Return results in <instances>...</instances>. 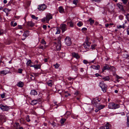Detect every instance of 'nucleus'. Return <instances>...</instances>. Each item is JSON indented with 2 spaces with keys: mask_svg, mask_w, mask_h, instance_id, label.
I'll use <instances>...</instances> for the list:
<instances>
[{
  "mask_svg": "<svg viewBox=\"0 0 129 129\" xmlns=\"http://www.w3.org/2000/svg\"><path fill=\"white\" fill-rule=\"evenodd\" d=\"M58 11L60 13H64V9L62 7H60L58 9Z\"/></svg>",
  "mask_w": 129,
  "mask_h": 129,
  "instance_id": "obj_16",
  "label": "nucleus"
},
{
  "mask_svg": "<svg viewBox=\"0 0 129 129\" xmlns=\"http://www.w3.org/2000/svg\"><path fill=\"white\" fill-rule=\"evenodd\" d=\"M53 65L57 69L58 68L59 65L58 64L56 63V64H54Z\"/></svg>",
  "mask_w": 129,
  "mask_h": 129,
  "instance_id": "obj_42",
  "label": "nucleus"
},
{
  "mask_svg": "<svg viewBox=\"0 0 129 129\" xmlns=\"http://www.w3.org/2000/svg\"><path fill=\"white\" fill-rule=\"evenodd\" d=\"M35 66H34V67L36 69H40L41 68V65L39 64L38 65H35Z\"/></svg>",
  "mask_w": 129,
  "mask_h": 129,
  "instance_id": "obj_26",
  "label": "nucleus"
},
{
  "mask_svg": "<svg viewBox=\"0 0 129 129\" xmlns=\"http://www.w3.org/2000/svg\"><path fill=\"white\" fill-rule=\"evenodd\" d=\"M127 126L129 127V121H127Z\"/></svg>",
  "mask_w": 129,
  "mask_h": 129,
  "instance_id": "obj_64",
  "label": "nucleus"
},
{
  "mask_svg": "<svg viewBox=\"0 0 129 129\" xmlns=\"http://www.w3.org/2000/svg\"><path fill=\"white\" fill-rule=\"evenodd\" d=\"M23 70L21 69L20 68L18 69V73H22V71Z\"/></svg>",
  "mask_w": 129,
  "mask_h": 129,
  "instance_id": "obj_48",
  "label": "nucleus"
},
{
  "mask_svg": "<svg viewBox=\"0 0 129 129\" xmlns=\"http://www.w3.org/2000/svg\"><path fill=\"white\" fill-rule=\"evenodd\" d=\"M30 94L31 95H37V93L35 90H31Z\"/></svg>",
  "mask_w": 129,
  "mask_h": 129,
  "instance_id": "obj_20",
  "label": "nucleus"
},
{
  "mask_svg": "<svg viewBox=\"0 0 129 129\" xmlns=\"http://www.w3.org/2000/svg\"><path fill=\"white\" fill-rule=\"evenodd\" d=\"M116 77L117 79V80H116V81H117V82H119V81L118 79L120 78H120V77L117 75H116Z\"/></svg>",
  "mask_w": 129,
  "mask_h": 129,
  "instance_id": "obj_44",
  "label": "nucleus"
},
{
  "mask_svg": "<svg viewBox=\"0 0 129 129\" xmlns=\"http://www.w3.org/2000/svg\"><path fill=\"white\" fill-rule=\"evenodd\" d=\"M77 25L79 27H80L83 25L82 23L81 22H79L77 24Z\"/></svg>",
  "mask_w": 129,
  "mask_h": 129,
  "instance_id": "obj_35",
  "label": "nucleus"
},
{
  "mask_svg": "<svg viewBox=\"0 0 129 129\" xmlns=\"http://www.w3.org/2000/svg\"><path fill=\"white\" fill-rule=\"evenodd\" d=\"M72 69L74 71H76L77 70V68L75 66H72Z\"/></svg>",
  "mask_w": 129,
  "mask_h": 129,
  "instance_id": "obj_30",
  "label": "nucleus"
},
{
  "mask_svg": "<svg viewBox=\"0 0 129 129\" xmlns=\"http://www.w3.org/2000/svg\"><path fill=\"white\" fill-rule=\"evenodd\" d=\"M71 114V113L69 111H67L66 112V114L68 116H69Z\"/></svg>",
  "mask_w": 129,
  "mask_h": 129,
  "instance_id": "obj_45",
  "label": "nucleus"
},
{
  "mask_svg": "<svg viewBox=\"0 0 129 129\" xmlns=\"http://www.w3.org/2000/svg\"><path fill=\"white\" fill-rule=\"evenodd\" d=\"M68 79L69 80H73L74 79L73 78H71V77H69L68 78Z\"/></svg>",
  "mask_w": 129,
  "mask_h": 129,
  "instance_id": "obj_58",
  "label": "nucleus"
},
{
  "mask_svg": "<svg viewBox=\"0 0 129 129\" xmlns=\"http://www.w3.org/2000/svg\"><path fill=\"white\" fill-rule=\"evenodd\" d=\"M88 40L89 39L88 37H87L85 41L83 44L84 47L86 49L89 48L91 44L90 43L88 42Z\"/></svg>",
  "mask_w": 129,
  "mask_h": 129,
  "instance_id": "obj_4",
  "label": "nucleus"
},
{
  "mask_svg": "<svg viewBox=\"0 0 129 129\" xmlns=\"http://www.w3.org/2000/svg\"><path fill=\"white\" fill-rule=\"evenodd\" d=\"M56 29L57 30V31L56 33V34H59L60 32V29L58 27L56 28Z\"/></svg>",
  "mask_w": 129,
  "mask_h": 129,
  "instance_id": "obj_36",
  "label": "nucleus"
},
{
  "mask_svg": "<svg viewBox=\"0 0 129 129\" xmlns=\"http://www.w3.org/2000/svg\"><path fill=\"white\" fill-rule=\"evenodd\" d=\"M9 72V70H4L1 71L0 72V73L1 74L6 75Z\"/></svg>",
  "mask_w": 129,
  "mask_h": 129,
  "instance_id": "obj_14",
  "label": "nucleus"
},
{
  "mask_svg": "<svg viewBox=\"0 0 129 129\" xmlns=\"http://www.w3.org/2000/svg\"><path fill=\"white\" fill-rule=\"evenodd\" d=\"M126 17L127 18L128 21H129V14H127L126 15Z\"/></svg>",
  "mask_w": 129,
  "mask_h": 129,
  "instance_id": "obj_54",
  "label": "nucleus"
},
{
  "mask_svg": "<svg viewBox=\"0 0 129 129\" xmlns=\"http://www.w3.org/2000/svg\"><path fill=\"white\" fill-rule=\"evenodd\" d=\"M31 63L32 62L31 60H29L26 63L27 65V66H29Z\"/></svg>",
  "mask_w": 129,
  "mask_h": 129,
  "instance_id": "obj_34",
  "label": "nucleus"
},
{
  "mask_svg": "<svg viewBox=\"0 0 129 129\" xmlns=\"http://www.w3.org/2000/svg\"><path fill=\"white\" fill-rule=\"evenodd\" d=\"M96 46V45L95 44H94L93 45H92L91 46V48L92 49H94V47Z\"/></svg>",
  "mask_w": 129,
  "mask_h": 129,
  "instance_id": "obj_47",
  "label": "nucleus"
},
{
  "mask_svg": "<svg viewBox=\"0 0 129 129\" xmlns=\"http://www.w3.org/2000/svg\"><path fill=\"white\" fill-rule=\"evenodd\" d=\"M26 119L27 122H29L30 121L29 118V116L28 115L27 116Z\"/></svg>",
  "mask_w": 129,
  "mask_h": 129,
  "instance_id": "obj_43",
  "label": "nucleus"
},
{
  "mask_svg": "<svg viewBox=\"0 0 129 129\" xmlns=\"http://www.w3.org/2000/svg\"><path fill=\"white\" fill-rule=\"evenodd\" d=\"M43 28L45 29H46L47 28V26L46 25H44L42 26Z\"/></svg>",
  "mask_w": 129,
  "mask_h": 129,
  "instance_id": "obj_51",
  "label": "nucleus"
},
{
  "mask_svg": "<svg viewBox=\"0 0 129 129\" xmlns=\"http://www.w3.org/2000/svg\"><path fill=\"white\" fill-rule=\"evenodd\" d=\"M91 67L94 69L96 70H99L100 68V66L99 65H97L96 66L94 65H92Z\"/></svg>",
  "mask_w": 129,
  "mask_h": 129,
  "instance_id": "obj_19",
  "label": "nucleus"
},
{
  "mask_svg": "<svg viewBox=\"0 0 129 129\" xmlns=\"http://www.w3.org/2000/svg\"><path fill=\"white\" fill-rule=\"evenodd\" d=\"M122 1L124 4H126L127 3V0H122Z\"/></svg>",
  "mask_w": 129,
  "mask_h": 129,
  "instance_id": "obj_49",
  "label": "nucleus"
},
{
  "mask_svg": "<svg viewBox=\"0 0 129 129\" xmlns=\"http://www.w3.org/2000/svg\"><path fill=\"white\" fill-rule=\"evenodd\" d=\"M79 93L77 91L76 92L74 93V95H76V96Z\"/></svg>",
  "mask_w": 129,
  "mask_h": 129,
  "instance_id": "obj_57",
  "label": "nucleus"
},
{
  "mask_svg": "<svg viewBox=\"0 0 129 129\" xmlns=\"http://www.w3.org/2000/svg\"><path fill=\"white\" fill-rule=\"evenodd\" d=\"M47 83L48 86H51L52 85L53 83L52 82L51 80H50L48 81Z\"/></svg>",
  "mask_w": 129,
  "mask_h": 129,
  "instance_id": "obj_27",
  "label": "nucleus"
},
{
  "mask_svg": "<svg viewBox=\"0 0 129 129\" xmlns=\"http://www.w3.org/2000/svg\"><path fill=\"white\" fill-rule=\"evenodd\" d=\"M117 5L118 7L123 11H124L123 6L120 4H118Z\"/></svg>",
  "mask_w": 129,
  "mask_h": 129,
  "instance_id": "obj_22",
  "label": "nucleus"
},
{
  "mask_svg": "<svg viewBox=\"0 0 129 129\" xmlns=\"http://www.w3.org/2000/svg\"><path fill=\"white\" fill-rule=\"evenodd\" d=\"M110 69V67H109V66L106 64H105V66L103 67V68L102 69V71L104 72L105 70H109Z\"/></svg>",
  "mask_w": 129,
  "mask_h": 129,
  "instance_id": "obj_13",
  "label": "nucleus"
},
{
  "mask_svg": "<svg viewBox=\"0 0 129 129\" xmlns=\"http://www.w3.org/2000/svg\"><path fill=\"white\" fill-rule=\"evenodd\" d=\"M103 79L104 80V81H108L109 80L110 78L109 77L107 76L103 78Z\"/></svg>",
  "mask_w": 129,
  "mask_h": 129,
  "instance_id": "obj_31",
  "label": "nucleus"
},
{
  "mask_svg": "<svg viewBox=\"0 0 129 129\" xmlns=\"http://www.w3.org/2000/svg\"><path fill=\"white\" fill-rule=\"evenodd\" d=\"M99 86L101 88L103 91L104 92H105L106 91L107 86L106 84L104 83L103 81H102L100 82Z\"/></svg>",
  "mask_w": 129,
  "mask_h": 129,
  "instance_id": "obj_3",
  "label": "nucleus"
},
{
  "mask_svg": "<svg viewBox=\"0 0 129 129\" xmlns=\"http://www.w3.org/2000/svg\"><path fill=\"white\" fill-rule=\"evenodd\" d=\"M124 24H123V25L121 26V25H120L119 26H117V28H124Z\"/></svg>",
  "mask_w": 129,
  "mask_h": 129,
  "instance_id": "obj_40",
  "label": "nucleus"
},
{
  "mask_svg": "<svg viewBox=\"0 0 129 129\" xmlns=\"http://www.w3.org/2000/svg\"><path fill=\"white\" fill-rule=\"evenodd\" d=\"M126 116L127 117V121H129V113H127L126 114Z\"/></svg>",
  "mask_w": 129,
  "mask_h": 129,
  "instance_id": "obj_50",
  "label": "nucleus"
},
{
  "mask_svg": "<svg viewBox=\"0 0 129 129\" xmlns=\"http://www.w3.org/2000/svg\"><path fill=\"white\" fill-rule=\"evenodd\" d=\"M28 31H26L25 32L23 35V36H25V37H27L28 36Z\"/></svg>",
  "mask_w": 129,
  "mask_h": 129,
  "instance_id": "obj_32",
  "label": "nucleus"
},
{
  "mask_svg": "<svg viewBox=\"0 0 129 129\" xmlns=\"http://www.w3.org/2000/svg\"><path fill=\"white\" fill-rule=\"evenodd\" d=\"M108 107L111 109H116L119 107V105L118 104H115L113 103H111L109 104Z\"/></svg>",
  "mask_w": 129,
  "mask_h": 129,
  "instance_id": "obj_2",
  "label": "nucleus"
},
{
  "mask_svg": "<svg viewBox=\"0 0 129 129\" xmlns=\"http://www.w3.org/2000/svg\"><path fill=\"white\" fill-rule=\"evenodd\" d=\"M14 21H12L11 22V25L12 26H13V25L14 24Z\"/></svg>",
  "mask_w": 129,
  "mask_h": 129,
  "instance_id": "obj_61",
  "label": "nucleus"
},
{
  "mask_svg": "<svg viewBox=\"0 0 129 129\" xmlns=\"http://www.w3.org/2000/svg\"><path fill=\"white\" fill-rule=\"evenodd\" d=\"M15 126L16 127V128H18V127H19V124L18 123H16V125H15Z\"/></svg>",
  "mask_w": 129,
  "mask_h": 129,
  "instance_id": "obj_39",
  "label": "nucleus"
},
{
  "mask_svg": "<svg viewBox=\"0 0 129 129\" xmlns=\"http://www.w3.org/2000/svg\"><path fill=\"white\" fill-rule=\"evenodd\" d=\"M46 18L47 22L48 23L49 20L52 18V15L50 13H48L46 15Z\"/></svg>",
  "mask_w": 129,
  "mask_h": 129,
  "instance_id": "obj_9",
  "label": "nucleus"
},
{
  "mask_svg": "<svg viewBox=\"0 0 129 129\" xmlns=\"http://www.w3.org/2000/svg\"><path fill=\"white\" fill-rule=\"evenodd\" d=\"M61 42L60 40L58 41V44L56 46V48L57 50H59L61 49Z\"/></svg>",
  "mask_w": 129,
  "mask_h": 129,
  "instance_id": "obj_15",
  "label": "nucleus"
},
{
  "mask_svg": "<svg viewBox=\"0 0 129 129\" xmlns=\"http://www.w3.org/2000/svg\"><path fill=\"white\" fill-rule=\"evenodd\" d=\"M41 43L43 44H46V42L43 39L42 40Z\"/></svg>",
  "mask_w": 129,
  "mask_h": 129,
  "instance_id": "obj_46",
  "label": "nucleus"
},
{
  "mask_svg": "<svg viewBox=\"0 0 129 129\" xmlns=\"http://www.w3.org/2000/svg\"><path fill=\"white\" fill-rule=\"evenodd\" d=\"M23 83L21 81L19 82L17 84V85L20 87H22L23 86Z\"/></svg>",
  "mask_w": 129,
  "mask_h": 129,
  "instance_id": "obj_24",
  "label": "nucleus"
},
{
  "mask_svg": "<svg viewBox=\"0 0 129 129\" xmlns=\"http://www.w3.org/2000/svg\"><path fill=\"white\" fill-rule=\"evenodd\" d=\"M67 24L68 25H69V24L70 26L71 27H74V23L72 22H68L67 23Z\"/></svg>",
  "mask_w": 129,
  "mask_h": 129,
  "instance_id": "obj_29",
  "label": "nucleus"
},
{
  "mask_svg": "<svg viewBox=\"0 0 129 129\" xmlns=\"http://www.w3.org/2000/svg\"><path fill=\"white\" fill-rule=\"evenodd\" d=\"M69 95V96H70V93H68V95H65V97H68V96Z\"/></svg>",
  "mask_w": 129,
  "mask_h": 129,
  "instance_id": "obj_63",
  "label": "nucleus"
},
{
  "mask_svg": "<svg viewBox=\"0 0 129 129\" xmlns=\"http://www.w3.org/2000/svg\"><path fill=\"white\" fill-rule=\"evenodd\" d=\"M0 108L3 110L7 111L9 109V107L6 106H5L2 104L0 105Z\"/></svg>",
  "mask_w": 129,
  "mask_h": 129,
  "instance_id": "obj_7",
  "label": "nucleus"
},
{
  "mask_svg": "<svg viewBox=\"0 0 129 129\" xmlns=\"http://www.w3.org/2000/svg\"><path fill=\"white\" fill-rule=\"evenodd\" d=\"M97 101L99 102L100 101V100H99L98 99H94L92 100L91 103L94 106H95L96 107L98 108L99 109V110H100L103 108L105 107V106L100 105L97 103Z\"/></svg>",
  "mask_w": 129,
  "mask_h": 129,
  "instance_id": "obj_1",
  "label": "nucleus"
},
{
  "mask_svg": "<svg viewBox=\"0 0 129 129\" xmlns=\"http://www.w3.org/2000/svg\"><path fill=\"white\" fill-rule=\"evenodd\" d=\"M72 56L76 58L77 59L78 58L80 57L79 56L77 53H72Z\"/></svg>",
  "mask_w": 129,
  "mask_h": 129,
  "instance_id": "obj_21",
  "label": "nucleus"
},
{
  "mask_svg": "<svg viewBox=\"0 0 129 129\" xmlns=\"http://www.w3.org/2000/svg\"><path fill=\"white\" fill-rule=\"evenodd\" d=\"M95 75L96 77H98L99 76H101V75H99L98 73H96L95 74Z\"/></svg>",
  "mask_w": 129,
  "mask_h": 129,
  "instance_id": "obj_56",
  "label": "nucleus"
},
{
  "mask_svg": "<svg viewBox=\"0 0 129 129\" xmlns=\"http://www.w3.org/2000/svg\"><path fill=\"white\" fill-rule=\"evenodd\" d=\"M88 21H89L90 22V24L91 25L93 24L94 22V20H92L91 18H90Z\"/></svg>",
  "mask_w": 129,
  "mask_h": 129,
  "instance_id": "obj_25",
  "label": "nucleus"
},
{
  "mask_svg": "<svg viewBox=\"0 0 129 129\" xmlns=\"http://www.w3.org/2000/svg\"><path fill=\"white\" fill-rule=\"evenodd\" d=\"M35 73H33L29 75V77L32 80H34L35 79Z\"/></svg>",
  "mask_w": 129,
  "mask_h": 129,
  "instance_id": "obj_17",
  "label": "nucleus"
},
{
  "mask_svg": "<svg viewBox=\"0 0 129 129\" xmlns=\"http://www.w3.org/2000/svg\"><path fill=\"white\" fill-rule=\"evenodd\" d=\"M6 117L5 115H0V125H2L3 122L5 121Z\"/></svg>",
  "mask_w": 129,
  "mask_h": 129,
  "instance_id": "obj_5",
  "label": "nucleus"
},
{
  "mask_svg": "<svg viewBox=\"0 0 129 129\" xmlns=\"http://www.w3.org/2000/svg\"><path fill=\"white\" fill-rule=\"evenodd\" d=\"M39 7H38V9L40 10H43L46 8V6L45 4L39 5Z\"/></svg>",
  "mask_w": 129,
  "mask_h": 129,
  "instance_id": "obj_11",
  "label": "nucleus"
},
{
  "mask_svg": "<svg viewBox=\"0 0 129 129\" xmlns=\"http://www.w3.org/2000/svg\"><path fill=\"white\" fill-rule=\"evenodd\" d=\"M127 35H129V28H128L127 29Z\"/></svg>",
  "mask_w": 129,
  "mask_h": 129,
  "instance_id": "obj_60",
  "label": "nucleus"
},
{
  "mask_svg": "<svg viewBox=\"0 0 129 129\" xmlns=\"http://www.w3.org/2000/svg\"><path fill=\"white\" fill-rule=\"evenodd\" d=\"M41 101L40 99H37L36 100H34L32 101L31 102V104L32 105H34L36 104L38 102H40Z\"/></svg>",
  "mask_w": 129,
  "mask_h": 129,
  "instance_id": "obj_12",
  "label": "nucleus"
},
{
  "mask_svg": "<svg viewBox=\"0 0 129 129\" xmlns=\"http://www.w3.org/2000/svg\"><path fill=\"white\" fill-rule=\"evenodd\" d=\"M5 96V94H2L1 95V96L2 98H4Z\"/></svg>",
  "mask_w": 129,
  "mask_h": 129,
  "instance_id": "obj_55",
  "label": "nucleus"
},
{
  "mask_svg": "<svg viewBox=\"0 0 129 129\" xmlns=\"http://www.w3.org/2000/svg\"><path fill=\"white\" fill-rule=\"evenodd\" d=\"M66 44L67 46H69L71 44V39L69 37L66 38L65 40Z\"/></svg>",
  "mask_w": 129,
  "mask_h": 129,
  "instance_id": "obj_6",
  "label": "nucleus"
},
{
  "mask_svg": "<svg viewBox=\"0 0 129 129\" xmlns=\"http://www.w3.org/2000/svg\"><path fill=\"white\" fill-rule=\"evenodd\" d=\"M41 21L43 22H44L46 21V22L47 23L46 18V17L42 19Z\"/></svg>",
  "mask_w": 129,
  "mask_h": 129,
  "instance_id": "obj_33",
  "label": "nucleus"
},
{
  "mask_svg": "<svg viewBox=\"0 0 129 129\" xmlns=\"http://www.w3.org/2000/svg\"><path fill=\"white\" fill-rule=\"evenodd\" d=\"M66 120V119L64 118H62L60 120V122L61 124H63L65 121Z\"/></svg>",
  "mask_w": 129,
  "mask_h": 129,
  "instance_id": "obj_28",
  "label": "nucleus"
},
{
  "mask_svg": "<svg viewBox=\"0 0 129 129\" xmlns=\"http://www.w3.org/2000/svg\"><path fill=\"white\" fill-rule=\"evenodd\" d=\"M111 127V125L108 123H107L105 126L101 127L100 129H109Z\"/></svg>",
  "mask_w": 129,
  "mask_h": 129,
  "instance_id": "obj_10",
  "label": "nucleus"
},
{
  "mask_svg": "<svg viewBox=\"0 0 129 129\" xmlns=\"http://www.w3.org/2000/svg\"><path fill=\"white\" fill-rule=\"evenodd\" d=\"M31 17L32 18L35 19L36 20H37L38 18V17H36L34 15H31Z\"/></svg>",
  "mask_w": 129,
  "mask_h": 129,
  "instance_id": "obj_38",
  "label": "nucleus"
},
{
  "mask_svg": "<svg viewBox=\"0 0 129 129\" xmlns=\"http://www.w3.org/2000/svg\"><path fill=\"white\" fill-rule=\"evenodd\" d=\"M83 62L85 64H87L88 63V62L86 60H84L83 61Z\"/></svg>",
  "mask_w": 129,
  "mask_h": 129,
  "instance_id": "obj_53",
  "label": "nucleus"
},
{
  "mask_svg": "<svg viewBox=\"0 0 129 129\" xmlns=\"http://www.w3.org/2000/svg\"><path fill=\"white\" fill-rule=\"evenodd\" d=\"M27 24L29 26L33 27L34 26V23L30 21L27 22Z\"/></svg>",
  "mask_w": 129,
  "mask_h": 129,
  "instance_id": "obj_18",
  "label": "nucleus"
},
{
  "mask_svg": "<svg viewBox=\"0 0 129 129\" xmlns=\"http://www.w3.org/2000/svg\"><path fill=\"white\" fill-rule=\"evenodd\" d=\"M45 47L44 48L43 46H41L39 47V48L40 49H42L43 50H44L46 48V46H44Z\"/></svg>",
  "mask_w": 129,
  "mask_h": 129,
  "instance_id": "obj_41",
  "label": "nucleus"
},
{
  "mask_svg": "<svg viewBox=\"0 0 129 129\" xmlns=\"http://www.w3.org/2000/svg\"><path fill=\"white\" fill-rule=\"evenodd\" d=\"M3 33V31L2 30H0V35Z\"/></svg>",
  "mask_w": 129,
  "mask_h": 129,
  "instance_id": "obj_59",
  "label": "nucleus"
},
{
  "mask_svg": "<svg viewBox=\"0 0 129 129\" xmlns=\"http://www.w3.org/2000/svg\"><path fill=\"white\" fill-rule=\"evenodd\" d=\"M66 26L67 25L65 24H62L60 25V28L62 30V32H64L67 30Z\"/></svg>",
  "mask_w": 129,
  "mask_h": 129,
  "instance_id": "obj_8",
  "label": "nucleus"
},
{
  "mask_svg": "<svg viewBox=\"0 0 129 129\" xmlns=\"http://www.w3.org/2000/svg\"><path fill=\"white\" fill-rule=\"evenodd\" d=\"M17 25V23L16 22H15L13 25V26L15 27Z\"/></svg>",
  "mask_w": 129,
  "mask_h": 129,
  "instance_id": "obj_62",
  "label": "nucleus"
},
{
  "mask_svg": "<svg viewBox=\"0 0 129 129\" xmlns=\"http://www.w3.org/2000/svg\"><path fill=\"white\" fill-rule=\"evenodd\" d=\"M87 29L86 28H83L82 29V31H83L86 30Z\"/></svg>",
  "mask_w": 129,
  "mask_h": 129,
  "instance_id": "obj_52",
  "label": "nucleus"
},
{
  "mask_svg": "<svg viewBox=\"0 0 129 129\" xmlns=\"http://www.w3.org/2000/svg\"><path fill=\"white\" fill-rule=\"evenodd\" d=\"M58 55L61 58L64 57L65 56V54L63 53H59Z\"/></svg>",
  "mask_w": 129,
  "mask_h": 129,
  "instance_id": "obj_23",
  "label": "nucleus"
},
{
  "mask_svg": "<svg viewBox=\"0 0 129 129\" xmlns=\"http://www.w3.org/2000/svg\"><path fill=\"white\" fill-rule=\"evenodd\" d=\"M78 1L77 0H74L73 1V3L74 4L76 5H77V4L78 3Z\"/></svg>",
  "mask_w": 129,
  "mask_h": 129,
  "instance_id": "obj_37",
  "label": "nucleus"
}]
</instances>
